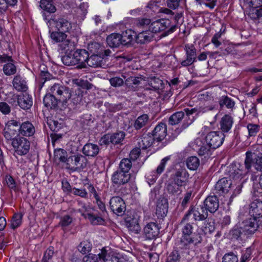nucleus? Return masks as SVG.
I'll use <instances>...</instances> for the list:
<instances>
[{
  "label": "nucleus",
  "instance_id": "f03ea898",
  "mask_svg": "<svg viewBox=\"0 0 262 262\" xmlns=\"http://www.w3.org/2000/svg\"><path fill=\"white\" fill-rule=\"evenodd\" d=\"M251 154L246 152V158L244 164L237 163L230 168L229 171L230 177L234 180L241 181L242 179L246 176L251 168Z\"/></svg>",
  "mask_w": 262,
  "mask_h": 262
},
{
  "label": "nucleus",
  "instance_id": "3c124183",
  "mask_svg": "<svg viewBox=\"0 0 262 262\" xmlns=\"http://www.w3.org/2000/svg\"><path fill=\"white\" fill-rule=\"evenodd\" d=\"M247 152L251 154V166H253L256 171L262 172V157H252V152L250 151H248Z\"/></svg>",
  "mask_w": 262,
  "mask_h": 262
},
{
  "label": "nucleus",
  "instance_id": "774afa93",
  "mask_svg": "<svg viewBox=\"0 0 262 262\" xmlns=\"http://www.w3.org/2000/svg\"><path fill=\"white\" fill-rule=\"evenodd\" d=\"M252 250L250 248H247L242 251V257L240 262H246L251 259Z\"/></svg>",
  "mask_w": 262,
  "mask_h": 262
},
{
  "label": "nucleus",
  "instance_id": "13d9d810",
  "mask_svg": "<svg viewBox=\"0 0 262 262\" xmlns=\"http://www.w3.org/2000/svg\"><path fill=\"white\" fill-rule=\"evenodd\" d=\"M143 79L141 77L129 76L125 80V84L128 86L139 85Z\"/></svg>",
  "mask_w": 262,
  "mask_h": 262
},
{
  "label": "nucleus",
  "instance_id": "c85d7f7f",
  "mask_svg": "<svg viewBox=\"0 0 262 262\" xmlns=\"http://www.w3.org/2000/svg\"><path fill=\"white\" fill-rule=\"evenodd\" d=\"M219 103L221 108L225 106L227 109L232 111L235 107V101L227 95L221 96L219 100Z\"/></svg>",
  "mask_w": 262,
  "mask_h": 262
},
{
  "label": "nucleus",
  "instance_id": "7ed1b4c3",
  "mask_svg": "<svg viewBox=\"0 0 262 262\" xmlns=\"http://www.w3.org/2000/svg\"><path fill=\"white\" fill-rule=\"evenodd\" d=\"M258 228V225L253 220H245L239 227H236L232 231L234 238L238 239L243 234L249 235L254 233Z\"/></svg>",
  "mask_w": 262,
  "mask_h": 262
},
{
  "label": "nucleus",
  "instance_id": "37998d69",
  "mask_svg": "<svg viewBox=\"0 0 262 262\" xmlns=\"http://www.w3.org/2000/svg\"><path fill=\"white\" fill-rule=\"evenodd\" d=\"M4 136L7 140L13 141L17 136L19 135L15 129L6 126L4 130Z\"/></svg>",
  "mask_w": 262,
  "mask_h": 262
},
{
  "label": "nucleus",
  "instance_id": "5fc2aeb1",
  "mask_svg": "<svg viewBox=\"0 0 262 262\" xmlns=\"http://www.w3.org/2000/svg\"><path fill=\"white\" fill-rule=\"evenodd\" d=\"M3 71L7 76L14 75L16 72V67L14 64V62L6 63L4 65Z\"/></svg>",
  "mask_w": 262,
  "mask_h": 262
},
{
  "label": "nucleus",
  "instance_id": "ea45409f",
  "mask_svg": "<svg viewBox=\"0 0 262 262\" xmlns=\"http://www.w3.org/2000/svg\"><path fill=\"white\" fill-rule=\"evenodd\" d=\"M184 118V112L183 111L177 112L171 115L168 119V124L171 125L179 124Z\"/></svg>",
  "mask_w": 262,
  "mask_h": 262
},
{
  "label": "nucleus",
  "instance_id": "393cba45",
  "mask_svg": "<svg viewBox=\"0 0 262 262\" xmlns=\"http://www.w3.org/2000/svg\"><path fill=\"white\" fill-rule=\"evenodd\" d=\"M12 84L13 88L18 92H26L28 89L26 79L19 75L14 76Z\"/></svg>",
  "mask_w": 262,
  "mask_h": 262
},
{
  "label": "nucleus",
  "instance_id": "72a5a7b5",
  "mask_svg": "<svg viewBox=\"0 0 262 262\" xmlns=\"http://www.w3.org/2000/svg\"><path fill=\"white\" fill-rule=\"evenodd\" d=\"M167 212L168 203L167 200L164 199L159 200L157 203L156 214L161 217H163L166 215Z\"/></svg>",
  "mask_w": 262,
  "mask_h": 262
},
{
  "label": "nucleus",
  "instance_id": "f704fd0d",
  "mask_svg": "<svg viewBox=\"0 0 262 262\" xmlns=\"http://www.w3.org/2000/svg\"><path fill=\"white\" fill-rule=\"evenodd\" d=\"M151 20L147 18H138L135 19L134 24L140 30H148L151 24Z\"/></svg>",
  "mask_w": 262,
  "mask_h": 262
},
{
  "label": "nucleus",
  "instance_id": "9b49d317",
  "mask_svg": "<svg viewBox=\"0 0 262 262\" xmlns=\"http://www.w3.org/2000/svg\"><path fill=\"white\" fill-rule=\"evenodd\" d=\"M186 58L182 60L181 64L182 67H188L192 65L196 59V50L193 45L187 44L184 47Z\"/></svg>",
  "mask_w": 262,
  "mask_h": 262
},
{
  "label": "nucleus",
  "instance_id": "6e6d98bb",
  "mask_svg": "<svg viewBox=\"0 0 262 262\" xmlns=\"http://www.w3.org/2000/svg\"><path fill=\"white\" fill-rule=\"evenodd\" d=\"M112 143L113 144H117L121 143L125 137V133L123 132L120 131L111 134Z\"/></svg>",
  "mask_w": 262,
  "mask_h": 262
},
{
  "label": "nucleus",
  "instance_id": "0eeeda50",
  "mask_svg": "<svg viewBox=\"0 0 262 262\" xmlns=\"http://www.w3.org/2000/svg\"><path fill=\"white\" fill-rule=\"evenodd\" d=\"M226 135L220 131H211L205 137V142L211 148L215 149L220 147L223 143Z\"/></svg>",
  "mask_w": 262,
  "mask_h": 262
},
{
  "label": "nucleus",
  "instance_id": "338daca9",
  "mask_svg": "<svg viewBox=\"0 0 262 262\" xmlns=\"http://www.w3.org/2000/svg\"><path fill=\"white\" fill-rule=\"evenodd\" d=\"M72 222V217L69 215H66L61 218L59 225L64 228L70 225Z\"/></svg>",
  "mask_w": 262,
  "mask_h": 262
},
{
  "label": "nucleus",
  "instance_id": "69168bd1",
  "mask_svg": "<svg viewBox=\"0 0 262 262\" xmlns=\"http://www.w3.org/2000/svg\"><path fill=\"white\" fill-rule=\"evenodd\" d=\"M6 182L9 188L14 191L17 190L16 182L12 177L7 176L6 177Z\"/></svg>",
  "mask_w": 262,
  "mask_h": 262
},
{
  "label": "nucleus",
  "instance_id": "473e14b6",
  "mask_svg": "<svg viewBox=\"0 0 262 262\" xmlns=\"http://www.w3.org/2000/svg\"><path fill=\"white\" fill-rule=\"evenodd\" d=\"M183 16V13L180 12V13H177L176 14L174 13V15L173 16H171L170 17L171 19H173L174 20V24L171 25L169 27V28L164 32L163 35V36H167L169 35V34H171L174 32L177 28L178 27L179 24V20Z\"/></svg>",
  "mask_w": 262,
  "mask_h": 262
},
{
  "label": "nucleus",
  "instance_id": "f8f14e48",
  "mask_svg": "<svg viewBox=\"0 0 262 262\" xmlns=\"http://www.w3.org/2000/svg\"><path fill=\"white\" fill-rule=\"evenodd\" d=\"M171 20L169 19L161 18L151 21L149 30L154 34L169 29L170 26Z\"/></svg>",
  "mask_w": 262,
  "mask_h": 262
},
{
  "label": "nucleus",
  "instance_id": "4d7b16f0",
  "mask_svg": "<svg viewBox=\"0 0 262 262\" xmlns=\"http://www.w3.org/2000/svg\"><path fill=\"white\" fill-rule=\"evenodd\" d=\"M247 128L248 130V137H255L260 130V126L256 124L248 123Z\"/></svg>",
  "mask_w": 262,
  "mask_h": 262
},
{
  "label": "nucleus",
  "instance_id": "8fccbe9b",
  "mask_svg": "<svg viewBox=\"0 0 262 262\" xmlns=\"http://www.w3.org/2000/svg\"><path fill=\"white\" fill-rule=\"evenodd\" d=\"M186 165L188 168L190 170H196L200 165V160L198 158L195 156L189 157L187 159Z\"/></svg>",
  "mask_w": 262,
  "mask_h": 262
},
{
  "label": "nucleus",
  "instance_id": "ddd939ff",
  "mask_svg": "<svg viewBox=\"0 0 262 262\" xmlns=\"http://www.w3.org/2000/svg\"><path fill=\"white\" fill-rule=\"evenodd\" d=\"M160 226L155 222H150L144 228V235L146 239H156L160 233Z\"/></svg>",
  "mask_w": 262,
  "mask_h": 262
},
{
  "label": "nucleus",
  "instance_id": "09e8293b",
  "mask_svg": "<svg viewBox=\"0 0 262 262\" xmlns=\"http://www.w3.org/2000/svg\"><path fill=\"white\" fill-rule=\"evenodd\" d=\"M132 166L131 160L128 158H124L120 162L118 170L126 173H129V171Z\"/></svg>",
  "mask_w": 262,
  "mask_h": 262
},
{
  "label": "nucleus",
  "instance_id": "bb28decb",
  "mask_svg": "<svg viewBox=\"0 0 262 262\" xmlns=\"http://www.w3.org/2000/svg\"><path fill=\"white\" fill-rule=\"evenodd\" d=\"M154 34L148 30H142L136 36V42L141 44L148 43L152 40Z\"/></svg>",
  "mask_w": 262,
  "mask_h": 262
},
{
  "label": "nucleus",
  "instance_id": "2f4dec72",
  "mask_svg": "<svg viewBox=\"0 0 262 262\" xmlns=\"http://www.w3.org/2000/svg\"><path fill=\"white\" fill-rule=\"evenodd\" d=\"M103 58L98 55H92L88 58L86 66L93 68L100 67L102 66Z\"/></svg>",
  "mask_w": 262,
  "mask_h": 262
},
{
  "label": "nucleus",
  "instance_id": "423d86ee",
  "mask_svg": "<svg viewBox=\"0 0 262 262\" xmlns=\"http://www.w3.org/2000/svg\"><path fill=\"white\" fill-rule=\"evenodd\" d=\"M88 160L84 156L79 154H74L68 158L66 168L73 171L83 169L86 167Z\"/></svg>",
  "mask_w": 262,
  "mask_h": 262
},
{
  "label": "nucleus",
  "instance_id": "6ab92c4d",
  "mask_svg": "<svg viewBox=\"0 0 262 262\" xmlns=\"http://www.w3.org/2000/svg\"><path fill=\"white\" fill-rule=\"evenodd\" d=\"M232 185V183L226 178L219 180L214 186V193L222 195L227 193Z\"/></svg>",
  "mask_w": 262,
  "mask_h": 262
},
{
  "label": "nucleus",
  "instance_id": "a211bd4d",
  "mask_svg": "<svg viewBox=\"0 0 262 262\" xmlns=\"http://www.w3.org/2000/svg\"><path fill=\"white\" fill-rule=\"evenodd\" d=\"M172 181L177 184L185 186L189 181V174L185 169H180L172 175Z\"/></svg>",
  "mask_w": 262,
  "mask_h": 262
},
{
  "label": "nucleus",
  "instance_id": "4be33fe9",
  "mask_svg": "<svg viewBox=\"0 0 262 262\" xmlns=\"http://www.w3.org/2000/svg\"><path fill=\"white\" fill-rule=\"evenodd\" d=\"M204 208L210 213H214L219 208V199L215 195L208 196L204 201Z\"/></svg>",
  "mask_w": 262,
  "mask_h": 262
},
{
  "label": "nucleus",
  "instance_id": "cd10ccee",
  "mask_svg": "<svg viewBox=\"0 0 262 262\" xmlns=\"http://www.w3.org/2000/svg\"><path fill=\"white\" fill-rule=\"evenodd\" d=\"M108 45L111 48H117L122 45L120 34L112 33L108 35L106 38Z\"/></svg>",
  "mask_w": 262,
  "mask_h": 262
},
{
  "label": "nucleus",
  "instance_id": "5701e85b",
  "mask_svg": "<svg viewBox=\"0 0 262 262\" xmlns=\"http://www.w3.org/2000/svg\"><path fill=\"white\" fill-rule=\"evenodd\" d=\"M52 23L56 30L62 32L66 34L72 29V25L67 19L61 18L57 19H53Z\"/></svg>",
  "mask_w": 262,
  "mask_h": 262
},
{
  "label": "nucleus",
  "instance_id": "49530a36",
  "mask_svg": "<svg viewBox=\"0 0 262 262\" xmlns=\"http://www.w3.org/2000/svg\"><path fill=\"white\" fill-rule=\"evenodd\" d=\"M52 0H40V7L43 10L49 13H54L56 11V7L52 4Z\"/></svg>",
  "mask_w": 262,
  "mask_h": 262
},
{
  "label": "nucleus",
  "instance_id": "864d4df0",
  "mask_svg": "<svg viewBox=\"0 0 262 262\" xmlns=\"http://www.w3.org/2000/svg\"><path fill=\"white\" fill-rule=\"evenodd\" d=\"M92 244L88 241H83L78 245V250L82 254H85L91 251Z\"/></svg>",
  "mask_w": 262,
  "mask_h": 262
},
{
  "label": "nucleus",
  "instance_id": "bf43d9fd",
  "mask_svg": "<svg viewBox=\"0 0 262 262\" xmlns=\"http://www.w3.org/2000/svg\"><path fill=\"white\" fill-rule=\"evenodd\" d=\"M23 214L21 213H15L13 216L11 227L13 229H15L19 227L22 222Z\"/></svg>",
  "mask_w": 262,
  "mask_h": 262
},
{
  "label": "nucleus",
  "instance_id": "20e7f679",
  "mask_svg": "<svg viewBox=\"0 0 262 262\" xmlns=\"http://www.w3.org/2000/svg\"><path fill=\"white\" fill-rule=\"evenodd\" d=\"M11 145L14 153L18 156H25L30 151L31 142L27 138L17 136L16 138L11 142Z\"/></svg>",
  "mask_w": 262,
  "mask_h": 262
},
{
  "label": "nucleus",
  "instance_id": "e2e57ef3",
  "mask_svg": "<svg viewBox=\"0 0 262 262\" xmlns=\"http://www.w3.org/2000/svg\"><path fill=\"white\" fill-rule=\"evenodd\" d=\"M223 262H238V259L236 255L233 252H229L224 255Z\"/></svg>",
  "mask_w": 262,
  "mask_h": 262
},
{
  "label": "nucleus",
  "instance_id": "f3484780",
  "mask_svg": "<svg viewBox=\"0 0 262 262\" xmlns=\"http://www.w3.org/2000/svg\"><path fill=\"white\" fill-rule=\"evenodd\" d=\"M234 123L233 117L230 114H225L219 122V129L222 133L225 135L230 132Z\"/></svg>",
  "mask_w": 262,
  "mask_h": 262
},
{
  "label": "nucleus",
  "instance_id": "4c0bfd02",
  "mask_svg": "<svg viewBox=\"0 0 262 262\" xmlns=\"http://www.w3.org/2000/svg\"><path fill=\"white\" fill-rule=\"evenodd\" d=\"M59 49L63 53L67 54L69 52H71L75 49L74 42L71 41L69 39H64L59 45Z\"/></svg>",
  "mask_w": 262,
  "mask_h": 262
},
{
  "label": "nucleus",
  "instance_id": "0e129e2a",
  "mask_svg": "<svg viewBox=\"0 0 262 262\" xmlns=\"http://www.w3.org/2000/svg\"><path fill=\"white\" fill-rule=\"evenodd\" d=\"M250 16L254 19L262 18V7L259 9L253 7L250 13Z\"/></svg>",
  "mask_w": 262,
  "mask_h": 262
},
{
  "label": "nucleus",
  "instance_id": "2eb2a0df",
  "mask_svg": "<svg viewBox=\"0 0 262 262\" xmlns=\"http://www.w3.org/2000/svg\"><path fill=\"white\" fill-rule=\"evenodd\" d=\"M74 55L77 68L78 69L85 68L88 58L89 57V52L85 49H77L74 52Z\"/></svg>",
  "mask_w": 262,
  "mask_h": 262
},
{
  "label": "nucleus",
  "instance_id": "4468645a",
  "mask_svg": "<svg viewBox=\"0 0 262 262\" xmlns=\"http://www.w3.org/2000/svg\"><path fill=\"white\" fill-rule=\"evenodd\" d=\"M249 214L252 217L248 220H252V221L254 220L259 227V220L257 221V219L262 216V202L258 200L252 202L250 204Z\"/></svg>",
  "mask_w": 262,
  "mask_h": 262
},
{
  "label": "nucleus",
  "instance_id": "6e6552de",
  "mask_svg": "<svg viewBox=\"0 0 262 262\" xmlns=\"http://www.w3.org/2000/svg\"><path fill=\"white\" fill-rule=\"evenodd\" d=\"M185 219H190L191 221H204L208 217V211L203 206H200L195 207H190L185 214Z\"/></svg>",
  "mask_w": 262,
  "mask_h": 262
},
{
  "label": "nucleus",
  "instance_id": "f257e3e1",
  "mask_svg": "<svg viewBox=\"0 0 262 262\" xmlns=\"http://www.w3.org/2000/svg\"><path fill=\"white\" fill-rule=\"evenodd\" d=\"M191 221L190 219H185L184 215L180 222L182 235L179 245L182 249H193L201 243V236L199 234L193 232V223Z\"/></svg>",
  "mask_w": 262,
  "mask_h": 262
},
{
  "label": "nucleus",
  "instance_id": "58836bf2",
  "mask_svg": "<svg viewBox=\"0 0 262 262\" xmlns=\"http://www.w3.org/2000/svg\"><path fill=\"white\" fill-rule=\"evenodd\" d=\"M81 100V96L80 95H77L76 93L72 94L71 92V96L68 98L67 103H63L64 105L67 106H70L74 108L78 104H79Z\"/></svg>",
  "mask_w": 262,
  "mask_h": 262
},
{
  "label": "nucleus",
  "instance_id": "39448f33",
  "mask_svg": "<svg viewBox=\"0 0 262 262\" xmlns=\"http://www.w3.org/2000/svg\"><path fill=\"white\" fill-rule=\"evenodd\" d=\"M48 92L62 103H67L68 98L71 96V90L59 83H54L49 89Z\"/></svg>",
  "mask_w": 262,
  "mask_h": 262
},
{
  "label": "nucleus",
  "instance_id": "412c9836",
  "mask_svg": "<svg viewBox=\"0 0 262 262\" xmlns=\"http://www.w3.org/2000/svg\"><path fill=\"white\" fill-rule=\"evenodd\" d=\"M17 99L18 105L24 110H28L32 106V97L26 93L18 95Z\"/></svg>",
  "mask_w": 262,
  "mask_h": 262
},
{
  "label": "nucleus",
  "instance_id": "a19ab883",
  "mask_svg": "<svg viewBox=\"0 0 262 262\" xmlns=\"http://www.w3.org/2000/svg\"><path fill=\"white\" fill-rule=\"evenodd\" d=\"M126 226L129 231L134 234H138L141 231V227L137 219H133L126 223Z\"/></svg>",
  "mask_w": 262,
  "mask_h": 262
},
{
  "label": "nucleus",
  "instance_id": "b1692460",
  "mask_svg": "<svg viewBox=\"0 0 262 262\" xmlns=\"http://www.w3.org/2000/svg\"><path fill=\"white\" fill-rule=\"evenodd\" d=\"M167 126L164 123H159L152 131L151 135L157 142L163 140L166 136Z\"/></svg>",
  "mask_w": 262,
  "mask_h": 262
},
{
  "label": "nucleus",
  "instance_id": "052dcab7",
  "mask_svg": "<svg viewBox=\"0 0 262 262\" xmlns=\"http://www.w3.org/2000/svg\"><path fill=\"white\" fill-rule=\"evenodd\" d=\"M71 193L75 195L80 196L82 198H88V193L85 188L78 189L74 187L71 190Z\"/></svg>",
  "mask_w": 262,
  "mask_h": 262
},
{
  "label": "nucleus",
  "instance_id": "680f3d73",
  "mask_svg": "<svg viewBox=\"0 0 262 262\" xmlns=\"http://www.w3.org/2000/svg\"><path fill=\"white\" fill-rule=\"evenodd\" d=\"M181 257L177 250L172 251L167 259V262H181Z\"/></svg>",
  "mask_w": 262,
  "mask_h": 262
},
{
  "label": "nucleus",
  "instance_id": "7c9ffc66",
  "mask_svg": "<svg viewBox=\"0 0 262 262\" xmlns=\"http://www.w3.org/2000/svg\"><path fill=\"white\" fill-rule=\"evenodd\" d=\"M78 204L79 207L78 212L81 213V215L84 219H86L93 211L95 210L91 205L87 204L81 201H78Z\"/></svg>",
  "mask_w": 262,
  "mask_h": 262
},
{
  "label": "nucleus",
  "instance_id": "603ef678",
  "mask_svg": "<svg viewBox=\"0 0 262 262\" xmlns=\"http://www.w3.org/2000/svg\"><path fill=\"white\" fill-rule=\"evenodd\" d=\"M181 187V186L177 184L176 182L172 181V182L167 185V190L169 193L177 195L182 192Z\"/></svg>",
  "mask_w": 262,
  "mask_h": 262
},
{
  "label": "nucleus",
  "instance_id": "79ce46f5",
  "mask_svg": "<svg viewBox=\"0 0 262 262\" xmlns=\"http://www.w3.org/2000/svg\"><path fill=\"white\" fill-rule=\"evenodd\" d=\"M154 141L156 140L152 135H147L142 138L141 141L139 142V147L144 149H146L152 144Z\"/></svg>",
  "mask_w": 262,
  "mask_h": 262
},
{
  "label": "nucleus",
  "instance_id": "de8ad7c7",
  "mask_svg": "<svg viewBox=\"0 0 262 262\" xmlns=\"http://www.w3.org/2000/svg\"><path fill=\"white\" fill-rule=\"evenodd\" d=\"M50 32L51 38L56 42H59L60 43L67 37V35L59 31H55Z\"/></svg>",
  "mask_w": 262,
  "mask_h": 262
},
{
  "label": "nucleus",
  "instance_id": "dca6fc26",
  "mask_svg": "<svg viewBox=\"0 0 262 262\" xmlns=\"http://www.w3.org/2000/svg\"><path fill=\"white\" fill-rule=\"evenodd\" d=\"M35 133V128L33 124L29 121L22 122L19 124L18 133L20 136L25 138L33 137Z\"/></svg>",
  "mask_w": 262,
  "mask_h": 262
},
{
  "label": "nucleus",
  "instance_id": "e433bc0d",
  "mask_svg": "<svg viewBox=\"0 0 262 262\" xmlns=\"http://www.w3.org/2000/svg\"><path fill=\"white\" fill-rule=\"evenodd\" d=\"M85 219L88 220L90 222L94 225H103L105 223L102 214L99 215L93 211Z\"/></svg>",
  "mask_w": 262,
  "mask_h": 262
},
{
  "label": "nucleus",
  "instance_id": "aec40b11",
  "mask_svg": "<svg viewBox=\"0 0 262 262\" xmlns=\"http://www.w3.org/2000/svg\"><path fill=\"white\" fill-rule=\"evenodd\" d=\"M130 179V174L119 170L114 172L112 177V182L117 185L126 184Z\"/></svg>",
  "mask_w": 262,
  "mask_h": 262
},
{
  "label": "nucleus",
  "instance_id": "a18cd8bd",
  "mask_svg": "<svg viewBox=\"0 0 262 262\" xmlns=\"http://www.w3.org/2000/svg\"><path fill=\"white\" fill-rule=\"evenodd\" d=\"M54 157L55 160H59L66 164L67 162V152L63 149L59 148L55 149Z\"/></svg>",
  "mask_w": 262,
  "mask_h": 262
},
{
  "label": "nucleus",
  "instance_id": "a878e982",
  "mask_svg": "<svg viewBox=\"0 0 262 262\" xmlns=\"http://www.w3.org/2000/svg\"><path fill=\"white\" fill-rule=\"evenodd\" d=\"M82 151L85 156L94 157L98 154L99 148L97 144L86 143L83 147Z\"/></svg>",
  "mask_w": 262,
  "mask_h": 262
},
{
  "label": "nucleus",
  "instance_id": "c03bdc74",
  "mask_svg": "<svg viewBox=\"0 0 262 262\" xmlns=\"http://www.w3.org/2000/svg\"><path fill=\"white\" fill-rule=\"evenodd\" d=\"M122 45L130 43L135 36V33L132 30H127L120 34Z\"/></svg>",
  "mask_w": 262,
  "mask_h": 262
},
{
  "label": "nucleus",
  "instance_id": "9d476101",
  "mask_svg": "<svg viewBox=\"0 0 262 262\" xmlns=\"http://www.w3.org/2000/svg\"><path fill=\"white\" fill-rule=\"evenodd\" d=\"M110 207L112 212L117 215H122L126 210L124 200L119 196L112 197L109 202Z\"/></svg>",
  "mask_w": 262,
  "mask_h": 262
},
{
  "label": "nucleus",
  "instance_id": "c756f323",
  "mask_svg": "<svg viewBox=\"0 0 262 262\" xmlns=\"http://www.w3.org/2000/svg\"><path fill=\"white\" fill-rule=\"evenodd\" d=\"M58 99L51 94L48 93L45 96L43 102L46 107L49 108H55L58 105Z\"/></svg>",
  "mask_w": 262,
  "mask_h": 262
},
{
  "label": "nucleus",
  "instance_id": "1a4fd4ad",
  "mask_svg": "<svg viewBox=\"0 0 262 262\" xmlns=\"http://www.w3.org/2000/svg\"><path fill=\"white\" fill-rule=\"evenodd\" d=\"M192 146L194 150L197 151L200 156L204 157L205 159L209 158L212 155V150H213L208 144L203 143L200 138H196L192 143Z\"/></svg>",
  "mask_w": 262,
  "mask_h": 262
},
{
  "label": "nucleus",
  "instance_id": "c9c22d12",
  "mask_svg": "<svg viewBox=\"0 0 262 262\" xmlns=\"http://www.w3.org/2000/svg\"><path fill=\"white\" fill-rule=\"evenodd\" d=\"M149 118L148 115L143 114L139 116L135 121L134 123V127L136 130L145 127L149 122Z\"/></svg>",
  "mask_w": 262,
  "mask_h": 262
}]
</instances>
